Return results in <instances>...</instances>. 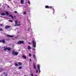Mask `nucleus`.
Returning a JSON list of instances; mask_svg holds the SVG:
<instances>
[{
  "mask_svg": "<svg viewBox=\"0 0 76 76\" xmlns=\"http://www.w3.org/2000/svg\"><path fill=\"white\" fill-rule=\"evenodd\" d=\"M18 54H19V53L18 52H15V50H13L12 52V54L13 56H18Z\"/></svg>",
  "mask_w": 76,
  "mask_h": 76,
  "instance_id": "1",
  "label": "nucleus"
},
{
  "mask_svg": "<svg viewBox=\"0 0 76 76\" xmlns=\"http://www.w3.org/2000/svg\"><path fill=\"white\" fill-rule=\"evenodd\" d=\"M33 43V47L34 48H35L36 47V42H35L34 40H33L32 41Z\"/></svg>",
  "mask_w": 76,
  "mask_h": 76,
  "instance_id": "2",
  "label": "nucleus"
},
{
  "mask_svg": "<svg viewBox=\"0 0 76 76\" xmlns=\"http://www.w3.org/2000/svg\"><path fill=\"white\" fill-rule=\"evenodd\" d=\"M7 50L9 51H10L12 50V48H6L4 49V51H6Z\"/></svg>",
  "mask_w": 76,
  "mask_h": 76,
  "instance_id": "3",
  "label": "nucleus"
},
{
  "mask_svg": "<svg viewBox=\"0 0 76 76\" xmlns=\"http://www.w3.org/2000/svg\"><path fill=\"white\" fill-rule=\"evenodd\" d=\"M45 8L46 9H51L53 8V7L52 6H49L48 5H46L45 6Z\"/></svg>",
  "mask_w": 76,
  "mask_h": 76,
  "instance_id": "4",
  "label": "nucleus"
},
{
  "mask_svg": "<svg viewBox=\"0 0 76 76\" xmlns=\"http://www.w3.org/2000/svg\"><path fill=\"white\" fill-rule=\"evenodd\" d=\"M24 43V42L23 41H18V44H23Z\"/></svg>",
  "mask_w": 76,
  "mask_h": 76,
  "instance_id": "5",
  "label": "nucleus"
},
{
  "mask_svg": "<svg viewBox=\"0 0 76 76\" xmlns=\"http://www.w3.org/2000/svg\"><path fill=\"white\" fill-rule=\"evenodd\" d=\"M11 26H5V29H7L8 28H10Z\"/></svg>",
  "mask_w": 76,
  "mask_h": 76,
  "instance_id": "6",
  "label": "nucleus"
},
{
  "mask_svg": "<svg viewBox=\"0 0 76 76\" xmlns=\"http://www.w3.org/2000/svg\"><path fill=\"white\" fill-rule=\"evenodd\" d=\"M5 41L4 39L2 40H0V43L2 42V43H5Z\"/></svg>",
  "mask_w": 76,
  "mask_h": 76,
  "instance_id": "7",
  "label": "nucleus"
},
{
  "mask_svg": "<svg viewBox=\"0 0 76 76\" xmlns=\"http://www.w3.org/2000/svg\"><path fill=\"white\" fill-rule=\"evenodd\" d=\"M37 66L38 69H39V72L40 73V72H41V71H40V66H39V65H37Z\"/></svg>",
  "mask_w": 76,
  "mask_h": 76,
  "instance_id": "8",
  "label": "nucleus"
},
{
  "mask_svg": "<svg viewBox=\"0 0 76 76\" xmlns=\"http://www.w3.org/2000/svg\"><path fill=\"white\" fill-rule=\"evenodd\" d=\"M7 37H11V38H12V37H13V36H12V35H7Z\"/></svg>",
  "mask_w": 76,
  "mask_h": 76,
  "instance_id": "9",
  "label": "nucleus"
},
{
  "mask_svg": "<svg viewBox=\"0 0 76 76\" xmlns=\"http://www.w3.org/2000/svg\"><path fill=\"white\" fill-rule=\"evenodd\" d=\"M18 64L19 66H21V65H22V64L21 62H18Z\"/></svg>",
  "mask_w": 76,
  "mask_h": 76,
  "instance_id": "10",
  "label": "nucleus"
},
{
  "mask_svg": "<svg viewBox=\"0 0 76 76\" xmlns=\"http://www.w3.org/2000/svg\"><path fill=\"white\" fill-rule=\"evenodd\" d=\"M34 68V69H36V66L34 64H33Z\"/></svg>",
  "mask_w": 76,
  "mask_h": 76,
  "instance_id": "11",
  "label": "nucleus"
},
{
  "mask_svg": "<svg viewBox=\"0 0 76 76\" xmlns=\"http://www.w3.org/2000/svg\"><path fill=\"white\" fill-rule=\"evenodd\" d=\"M24 1V0H21V4H23V2Z\"/></svg>",
  "mask_w": 76,
  "mask_h": 76,
  "instance_id": "12",
  "label": "nucleus"
},
{
  "mask_svg": "<svg viewBox=\"0 0 76 76\" xmlns=\"http://www.w3.org/2000/svg\"><path fill=\"white\" fill-rule=\"evenodd\" d=\"M4 70V69L2 68H1L0 69V72H1L2 71H3Z\"/></svg>",
  "mask_w": 76,
  "mask_h": 76,
  "instance_id": "13",
  "label": "nucleus"
},
{
  "mask_svg": "<svg viewBox=\"0 0 76 76\" xmlns=\"http://www.w3.org/2000/svg\"><path fill=\"white\" fill-rule=\"evenodd\" d=\"M22 58H25V59H26V56H22Z\"/></svg>",
  "mask_w": 76,
  "mask_h": 76,
  "instance_id": "14",
  "label": "nucleus"
},
{
  "mask_svg": "<svg viewBox=\"0 0 76 76\" xmlns=\"http://www.w3.org/2000/svg\"><path fill=\"white\" fill-rule=\"evenodd\" d=\"M1 15L2 16H5V13H2L1 14Z\"/></svg>",
  "mask_w": 76,
  "mask_h": 76,
  "instance_id": "15",
  "label": "nucleus"
},
{
  "mask_svg": "<svg viewBox=\"0 0 76 76\" xmlns=\"http://www.w3.org/2000/svg\"><path fill=\"white\" fill-rule=\"evenodd\" d=\"M28 49L29 50H31V47H30V46H28Z\"/></svg>",
  "mask_w": 76,
  "mask_h": 76,
  "instance_id": "16",
  "label": "nucleus"
},
{
  "mask_svg": "<svg viewBox=\"0 0 76 76\" xmlns=\"http://www.w3.org/2000/svg\"><path fill=\"white\" fill-rule=\"evenodd\" d=\"M33 58L34 59H36V56H35V55H33Z\"/></svg>",
  "mask_w": 76,
  "mask_h": 76,
  "instance_id": "17",
  "label": "nucleus"
},
{
  "mask_svg": "<svg viewBox=\"0 0 76 76\" xmlns=\"http://www.w3.org/2000/svg\"><path fill=\"white\" fill-rule=\"evenodd\" d=\"M15 23L16 24H17V23H18V21L17 20H15Z\"/></svg>",
  "mask_w": 76,
  "mask_h": 76,
  "instance_id": "18",
  "label": "nucleus"
},
{
  "mask_svg": "<svg viewBox=\"0 0 76 76\" xmlns=\"http://www.w3.org/2000/svg\"><path fill=\"white\" fill-rule=\"evenodd\" d=\"M6 14H7V15H9V13L7 12H6Z\"/></svg>",
  "mask_w": 76,
  "mask_h": 76,
  "instance_id": "19",
  "label": "nucleus"
},
{
  "mask_svg": "<svg viewBox=\"0 0 76 76\" xmlns=\"http://www.w3.org/2000/svg\"><path fill=\"white\" fill-rule=\"evenodd\" d=\"M15 66H18V64H15Z\"/></svg>",
  "mask_w": 76,
  "mask_h": 76,
  "instance_id": "20",
  "label": "nucleus"
},
{
  "mask_svg": "<svg viewBox=\"0 0 76 76\" xmlns=\"http://www.w3.org/2000/svg\"><path fill=\"white\" fill-rule=\"evenodd\" d=\"M0 31H3V30L2 28H0Z\"/></svg>",
  "mask_w": 76,
  "mask_h": 76,
  "instance_id": "21",
  "label": "nucleus"
},
{
  "mask_svg": "<svg viewBox=\"0 0 76 76\" xmlns=\"http://www.w3.org/2000/svg\"><path fill=\"white\" fill-rule=\"evenodd\" d=\"M26 11H25V12H24L23 15H26Z\"/></svg>",
  "mask_w": 76,
  "mask_h": 76,
  "instance_id": "22",
  "label": "nucleus"
},
{
  "mask_svg": "<svg viewBox=\"0 0 76 76\" xmlns=\"http://www.w3.org/2000/svg\"><path fill=\"white\" fill-rule=\"evenodd\" d=\"M9 22H13V21L12 20H9Z\"/></svg>",
  "mask_w": 76,
  "mask_h": 76,
  "instance_id": "23",
  "label": "nucleus"
},
{
  "mask_svg": "<svg viewBox=\"0 0 76 76\" xmlns=\"http://www.w3.org/2000/svg\"><path fill=\"white\" fill-rule=\"evenodd\" d=\"M22 69V67L20 66L19 68V69Z\"/></svg>",
  "mask_w": 76,
  "mask_h": 76,
  "instance_id": "24",
  "label": "nucleus"
},
{
  "mask_svg": "<svg viewBox=\"0 0 76 76\" xmlns=\"http://www.w3.org/2000/svg\"><path fill=\"white\" fill-rule=\"evenodd\" d=\"M36 72L37 73H38V69H37L36 70Z\"/></svg>",
  "mask_w": 76,
  "mask_h": 76,
  "instance_id": "25",
  "label": "nucleus"
},
{
  "mask_svg": "<svg viewBox=\"0 0 76 76\" xmlns=\"http://www.w3.org/2000/svg\"><path fill=\"white\" fill-rule=\"evenodd\" d=\"M20 25H21V24H17V26H20Z\"/></svg>",
  "mask_w": 76,
  "mask_h": 76,
  "instance_id": "26",
  "label": "nucleus"
},
{
  "mask_svg": "<svg viewBox=\"0 0 76 76\" xmlns=\"http://www.w3.org/2000/svg\"><path fill=\"white\" fill-rule=\"evenodd\" d=\"M14 26H18V25H17V24H15L14 25Z\"/></svg>",
  "mask_w": 76,
  "mask_h": 76,
  "instance_id": "27",
  "label": "nucleus"
},
{
  "mask_svg": "<svg viewBox=\"0 0 76 76\" xmlns=\"http://www.w3.org/2000/svg\"><path fill=\"white\" fill-rule=\"evenodd\" d=\"M11 18H12V19H14V18H13V16H12L11 17Z\"/></svg>",
  "mask_w": 76,
  "mask_h": 76,
  "instance_id": "28",
  "label": "nucleus"
},
{
  "mask_svg": "<svg viewBox=\"0 0 76 76\" xmlns=\"http://www.w3.org/2000/svg\"><path fill=\"white\" fill-rule=\"evenodd\" d=\"M28 4H30V1H28Z\"/></svg>",
  "mask_w": 76,
  "mask_h": 76,
  "instance_id": "29",
  "label": "nucleus"
},
{
  "mask_svg": "<svg viewBox=\"0 0 76 76\" xmlns=\"http://www.w3.org/2000/svg\"><path fill=\"white\" fill-rule=\"evenodd\" d=\"M0 26H3V24H0Z\"/></svg>",
  "mask_w": 76,
  "mask_h": 76,
  "instance_id": "30",
  "label": "nucleus"
},
{
  "mask_svg": "<svg viewBox=\"0 0 76 76\" xmlns=\"http://www.w3.org/2000/svg\"><path fill=\"white\" fill-rule=\"evenodd\" d=\"M29 57H31V54L30 53L29 54Z\"/></svg>",
  "mask_w": 76,
  "mask_h": 76,
  "instance_id": "31",
  "label": "nucleus"
},
{
  "mask_svg": "<svg viewBox=\"0 0 76 76\" xmlns=\"http://www.w3.org/2000/svg\"><path fill=\"white\" fill-rule=\"evenodd\" d=\"M9 16H10V17H12V15H9Z\"/></svg>",
  "mask_w": 76,
  "mask_h": 76,
  "instance_id": "32",
  "label": "nucleus"
},
{
  "mask_svg": "<svg viewBox=\"0 0 76 76\" xmlns=\"http://www.w3.org/2000/svg\"><path fill=\"white\" fill-rule=\"evenodd\" d=\"M15 13H17V11H15Z\"/></svg>",
  "mask_w": 76,
  "mask_h": 76,
  "instance_id": "33",
  "label": "nucleus"
},
{
  "mask_svg": "<svg viewBox=\"0 0 76 76\" xmlns=\"http://www.w3.org/2000/svg\"><path fill=\"white\" fill-rule=\"evenodd\" d=\"M20 21H19L18 22V23H20Z\"/></svg>",
  "mask_w": 76,
  "mask_h": 76,
  "instance_id": "34",
  "label": "nucleus"
},
{
  "mask_svg": "<svg viewBox=\"0 0 76 76\" xmlns=\"http://www.w3.org/2000/svg\"><path fill=\"white\" fill-rule=\"evenodd\" d=\"M28 30H29V31H30V28H28Z\"/></svg>",
  "mask_w": 76,
  "mask_h": 76,
  "instance_id": "35",
  "label": "nucleus"
},
{
  "mask_svg": "<svg viewBox=\"0 0 76 76\" xmlns=\"http://www.w3.org/2000/svg\"><path fill=\"white\" fill-rule=\"evenodd\" d=\"M28 44H31V42H28Z\"/></svg>",
  "mask_w": 76,
  "mask_h": 76,
  "instance_id": "36",
  "label": "nucleus"
},
{
  "mask_svg": "<svg viewBox=\"0 0 76 76\" xmlns=\"http://www.w3.org/2000/svg\"><path fill=\"white\" fill-rule=\"evenodd\" d=\"M3 73H4V74H6V72H4Z\"/></svg>",
  "mask_w": 76,
  "mask_h": 76,
  "instance_id": "37",
  "label": "nucleus"
},
{
  "mask_svg": "<svg viewBox=\"0 0 76 76\" xmlns=\"http://www.w3.org/2000/svg\"><path fill=\"white\" fill-rule=\"evenodd\" d=\"M31 76H33V74H31Z\"/></svg>",
  "mask_w": 76,
  "mask_h": 76,
  "instance_id": "38",
  "label": "nucleus"
},
{
  "mask_svg": "<svg viewBox=\"0 0 76 76\" xmlns=\"http://www.w3.org/2000/svg\"><path fill=\"white\" fill-rule=\"evenodd\" d=\"M30 61H31V59H30Z\"/></svg>",
  "mask_w": 76,
  "mask_h": 76,
  "instance_id": "39",
  "label": "nucleus"
},
{
  "mask_svg": "<svg viewBox=\"0 0 76 76\" xmlns=\"http://www.w3.org/2000/svg\"><path fill=\"white\" fill-rule=\"evenodd\" d=\"M33 50H34V51L35 50V49L33 48Z\"/></svg>",
  "mask_w": 76,
  "mask_h": 76,
  "instance_id": "40",
  "label": "nucleus"
},
{
  "mask_svg": "<svg viewBox=\"0 0 76 76\" xmlns=\"http://www.w3.org/2000/svg\"><path fill=\"white\" fill-rule=\"evenodd\" d=\"M19 50V51H20V50Z\"/></svg>",
  "mask_w": 76,
  "mask_h": 76,
  "instance_id": "41",
  "label": "nucleus"
},
{
  "mask_svg": "<svg viewBox=\"0 0 76 76\" xmlns=\"http://www.w3.org/2000/svg\"><path fill=\"white\" fill-rule=\"evenodd\" d=\"M14 18H16V16H14Z\"/></svg>",
  "mask_w": 76,
  "mask_h": 76,
  "instance_id": "42",
  "label": "nucleus"
},
{
  "mask_svg": "<svg viewBox=\"0 0 76 76\" xmlns=\"http://www.w3.org/2000/svg\"><path fill=\"white\" fill-rule=\"evenodd\" d=\"M35 76H37V75H35Z\"/></svg>",
  "mask_w": 76,
  "mask_h": 76,
  "instance_id": "43",
  "label": "nucleus"
},
{
  "mask_svg": "<svg viewBox=\"0 0 76 76\" xmlns=\"http://www.w3.org/2000/svg\"><path fill=\"white\" fill-rule=\"evenodd\" d=\"M9 0V1H10V0Z\"/></svg>",
  "mask_w": 76,
  "mask_h": 76,
  "instance_id": "44",
  "label": "nucleus"
},
{
  "mask_svg": "<svg viewBox=\"0 0 76 76\" xmlns=\"http://www.w3.org/2000/svg\"><path fill=\"white\" fill-rule=\"evenodd\" d=\"M7 7H9L8 6Z\"/></svg>",
  "mask_w": 76,
  "mask_h": 76,
  "instance_id": "45",
  "label": "nucleus"
},
{
  "mask_svg": "<svg viewBox=\"0 0 76 76\" xmlns=\"http://www.w3.org/2000/svg\"><path fill=\"white\" fill-rule=\"evenodd\" d=\"M4 48H5V47H4Z\"/></svg>",
  "mask_w": 76,
  "mask_h": 76,
  "instance_id": "46",
  "label": "nucleus"
},
{
  "mask_svg": "<svg viewBox=\"0 0 76 76\" xmlns=\"http://www.w3.org/2000/svg\"><path fill=\"white\" fill-rule=\"evenodd\" d=\"M25 76H26V75H25Z\"/></svg>",
  "mask_w": 76,
  "mask_h": 76,
  "instance_id": "47",
  "label": "nucleus"
}]
</instances>
